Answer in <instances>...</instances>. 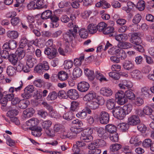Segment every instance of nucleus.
I'll list each match as a JSON object with an SVG mask.
<instances>
[{
	"label": "nucleus",
	"mask_w": 154,
	"mask_h": 154,
	"mask_svg": "<svg viewBox=\"0 0 154 154\" xmlns=\"http://www.w3.org/2000/svg\"><path fill=\"white\" fill-rule=\"evenodd\" d=\"M122 145L120 144L116 143L112 144L110 146V150L113 152H117L122 148Z\"/></svg>",
	"instance_id": "obj_36"
},
{
	"label": "nucleus",
	"mask_w": 154,
	"mask_h": 154,
	"mask_svg": "<svg viewBox=\"0 0 154 154\" xmlns=\"http://www.w3.org/2000/svg\"><path fill=\"white\" fill-rule=\"evenodd\" d=\"M89 84L85 82L82 81L79 82L78 85V90L81 92H85L87 91L89 88Z\"/></svg>",
	"instance_id": "obj_9"
},
{
	"label": "nucleus",
	"mask_w": 154,
	"mask_h": 154,
	"mask_svg": "<svg viewBox=\"0 0 154 154\" xmlns=\"http://www.w3.org/2000/svg\"><path fill=\"white\" fill-rule=\"evenodd\" d=\"M29 129L32 130V134L35 137H39L42 135V129L40 127H29Z\"/></svg>",
	"instance_id": "obj_14"
},
{
	"label": "nucleus",
	"mask_w": 154,
	"mask_h": 154,
	"mask_svg": "<svg viewBox=\"0 0 154 154\" xmlns=\"http://www.w3.org/2000/svg\"><path fill=\"white\" fill-rule=\"evenodd\" d=\"M42 68L41 64H39L35 68L34 71L35 72L41 74L44 71Z\"/></svg>",
	"instance_id": "obj_64"
},
{
	"label": "nucleus",
	"mask_w": 154,
	"mask_h": 154,
	"mask_svg": "<svg viewBox=\"0 0 154 154\" xmlns=\"http://www.w3.org/2000/svg\"><path fill=\"white\" fill-rule=\"evenodd\" d=\"M96 78L99 80L101 82L103 81H107L108 80L104 77L103 75L98 71H96L95 72Z\"/></svg>",
	"instance_id": "obj_52"
},
{
	"label": "nucleus",
	"mask_w": 154,
	"mask_h": 154,
	"mask_svg": "<svg viewBox=\"0 0 154 154\" xmlns=\"http://www.w3.org/2000/svg\"><path fill=\"white\" fill-rule=\"evenodd\" d=\"M109 120V114L105 111L101 112L100 115V121L102 124H106L108 123Z\"/></svg>",
	"instance_id": "obj_6"
},
{
	"label": "nucleus",
	"mask_w": 154,
	"mask_h": 154,
	"mask_svg": "<svg viewBox=\"0 0 154 154\" xmlns=\"http://www.w3.org/2000/svg\"><path fill=\"white\" fill-rule=\"evenodd\" d=\"M83 140H79L76 142V144L74 145L72 150L74 152V154H82L80 153V147H85L86 146L85 143L82 141Z\"/></svg>",
	"instance_id": "obj_5"
},
{
	"label": "nucleus",
	"mask_w": 154,
	"mask_h": 154,
	"mask_svg": "<svg viewBox=\"0 0 154 154\" xmlns=\"http://www.w3.org/2000/svg\"><path fill=\"white\" fill-rule=\"evenodd\" d=\"M97 26V30L99 32H102L104 30L106 27H107V24L103 22H101L99 23Z\"/></svg>",
	"instance_id": "obj_39"
},
{
	"label": "nucleus",
	"mask_w": 154,
	"mask_h": 154,
	"mask_svg": "<svg viewBox=\"0 0 154 154\" xmlns=\"http://www.w3.org/2000/svg\"><path fill=\"white\" fill-rule=\"evenodd\" d=\"M131 38L130 39V41L133 44H136V42L135 41L137 39H140L141 35L139 32H132L131 33Z\"/></svg>",
	"instance_id": "obj_22"
},
{
	"label": "nucleus",
	"mask_w": 154,
	"mask_h": 154,
	"mask_svg": "<svg viewBox=\"0 0 154 154\" xmlns=\"http://www.w3.org/2000/svg\"><path fill=\"white\" fill-rule=\"evenodd\" d=\"M88 32L90 34H94L97 31V26L94 24H89L87 27Z\"/></svg>",
	"instance_id": "obj_27"
},
{
	"label": "nucleus",
	"mask_w": 154,
	"mask_h": 154,
	"mask_svg": "<svg viewBox=\"0 0 154 154\" xmlns=\"http://www.w3.org/2000/svg\"><path fill=\"white\" fill-rule=\"evenodd\" d=\"M9 61L13 65H15L18 62V58L14 54H10L8 58Z\"/></svg>",
	"instance_id": "obj_26"
},
{
	"label": "nucleus",
	"mask_w": 154,
	"mask_h": 154,
	"mask_svg": "<svg viewBox=\"0 0 154 154\" xmlns=\"http://www.w3.org/2000/svg\"><path fill=\"white\" fill-rule=\"evenodd\" d=\"M70 131L73 133L74 135H76L77 134L81 132L82 130L81 128H76L74 127H72L70 128Z\"/></svg>",
	"instance_id": "obj_63"
},
{
	"label": "nucleus",
	"mask_w": 154,
	"mask_h": 154,
	"mask_svg": "<svg viewBox=\"0 0 154 154\" xmlns=\"http://www.w3.org/2000/svg\"><path fill=\"white\" fill-rule=\"evenodd\" d=\"M79 34L80 37L83 38H85L88 36V33L86 30L84 29H81L79 32Z\"/></svg>",
	"instance_id": "obj_45"
},
{
	"label": "nucleus",
	"mask_w": 154,
	"mask_h": 154,
	"mask_svg": "<svg viewBox=\"0 0 154 154\" xmlns=\"http://www.w3.org/2000/svg\"><path fill=\"white\" fill-rule=\"evenodd\" d=\"M57 97V93L55 91L50 93L47 97V100L49 101H53L56 99Z\"/></svg>",
	"instance_id": "obj_35"
},
{
	"label": "nucleus",
	"mask_w": 154,
	"mask_h": 154,
	"mask_svg": "<svg viewBox=\"0 0 154 154\" xmlns=\"http://www.w3.org/2000/svg\"><path fill=\"white\" fill-rule=\"evenodd\" d=\"M134 64L130 61L125 60L122 63V66L125 70L129 71L133 69L134 67Z\"/></svg>",
	"instance_id": "obj_16"
},
{
	"label": "nucleus",
	"mask_w": 154,
	"mask_h": 154,
	"mask_svg": "<svg viewBox=\"0 0 154 154\" xmlns=\"http://www.w3.org/2000/svg\"><path fill=\"white\" fill-rule=\"evenodd\" d=\"M59 79L62 81L66 80L68 77V74L64 71H61L58 74Z\"/></svg>",
	"instance_id": "obj_30"
},
{
	"label": "nucleus",
	"mask_w": 154,
	"mask_h": 154,
	"mask_svg": "<svg viewBox=\"0 0 154 154\" xmlns=\"http://www.w3.org/2000/svg\"><path fill=\"white\" fill-rule=\"evenodd\" d=\"M116 99L118 104L120 105L124 104L126 102L124 92L122 91H118L115 95Z\"/></svg>",
	"instance_id": "obj_4"
},
{
	"label": "nucleus",
	"mask_w": 154,
	"mask_h": 154,
	"mask_svg": "<svg viewBox=\"0 0 154 154\" xmlns=\"http://www.w3.org/2000/svg\"><path fill=\"white\" fill-rule=\"evenodd\" d=\"M29 101L26 99H23L20 100L19 103V107L21 109H26L29 104Z\"/></svg>",
	"instance_id": "obj_28"
},
{
	"label": "nucleus",
	"mask_w": 154,
	"mask_h": 154,
	"mask_svg": "<svg viewBox=\"0 0 154 154\" xmlns=\"http://www.w3.org/2000/svg\"><path fill=\"white\" fill-rule=\"evenodd\" d=\"M87 106L91 109L94 110L97 109L99 107L98 104L96 101H91L86 103Z\"/></svg>",
	"instance_id": "obj_32"
},
{
	"label": "nucleus",
	"mask_w": 154,
	"mask_h": 154,
	"mask_svg": "<svg viewBox=\"0 0 154 154\" xmlns=\"http://www.w3.org/2000/svg\"><path fill=\"white\" fill-rule=\"evenodd\" d=\"M36 62V60L31 56H29L27 58L26 64L29 68L32 67Z\"/></svg>",
	"instance_id": "obj_20"
},
{
	"label": "nucleus",
	"mask_w": 154,
	"mask_h": 154,
	"mask_svg": "<svg viewBox=\"0 0 154 154\" xmlns=\"http://www.w3.org/2000/svg\"><path fill=\"white\" fill-rule=\"evenodd\" d=\"M118 128L122 132H125L128 129V124L125 123L119 124L118 125Z\"/></svg>",
	"instance_id": "obj_38"
},
{
	"label": "nucleus",
	"mask_w": 154,
	"mask_h": 154,
	"mask_svg": "<svg viewBox=\"0 0 154 154\" xmlns=\"http://www.w3.org/2000/svg\"><path fill=\"white\" fill-rule=\"evenodd\" d=\"M71 30H69L64 33L63 34V38L66 42H68L69 41H71L72 39V37H75V35L71 33Z\"/></svg>",
	"instance_id": "obj_19"
},
{
	"label": "nucleus",
	"mask_w": 154,
	"mask_h": 154,
	"mask_svg": "<svg viewBox=\"0 0 154 154\" xmlns=\"http://www.w3.org/2000/svg\"><path fill=\"white\" fill-rule=\"evenodd\" d=\"M18 113L17 110L15 109L10 110L8 111L7 114L9 117L15 116H17Z\"/></svg>",
	"instance_id": "obj_62"
},
{
	"label": "nucleus",
	"mask_w": 154,
	"mask_h": 154,
	"mask_svg": "<svg viewBox=\"0 0 154 154\" xmlns=\"http://www.w3.org/2000/svg\"><path fill=\"white\" fill-rule=\"evenodd\" d=\"M135 45H133V48L137 51L141 52H143L144 51V49L143 46L138 42H136V44H134Z\"/></svg>",
	"instance_id": "obj_46"
},
{
	"label": "nucleus",
	"mask_w": 154,
	"mask_h": 154,
	"mask_svg": "<svg viewBox=\"0 0 154 154\" xmlns=\"http://www.w3.org/2000/svg\"><path fill=\"white\" fill-rule=\"evenodd\" d=\"M6 72L10 76H14L16 74V69L13 66H9L7 67Z\"/></svg>",
	"instance_id": "obj_29"
},
{
	"label": "nucleus",
	"mask_w": 154,
	"mask_h": 154,
	"mask_svg": "<svg viewBox=\"0 0 154 154\" xmlns=\"http://www.w3.org/2000/svg\"><path fill=\"white\" fill-rule=\"evenodd\" d=\"M145 7V3L143 0H140L139 1L136 5V8L139 11H142L143 10Z\"/></svg>",
	"instance_id": "obj_47"
},
{
	"label": "nucleus",
	"mask_w": 154,
	"mask_h": 154,
	"mask_svg": "<svg viewBox=\"0 0 154 154\" xmlns=\"http://www.w3.org/2000/svg\"><path fill=\"white\" fill-rule=\"evenodd\" d=\"M79 105L78 102L75 101H72L71 103L70 110L73 111H76L78 108Z\"/></svg>",
	"instance_id": "obj_55"
},
{
	"label": "nucleus",
	"mask_w": 154,
	"mask_h": 154,
	"mask_svg": "<svg viewBox=\"0 0 154 154\" xmlns=\"http://www.w3.org/2000/svg\"><path fill=\"white\" fill-rule=\"evenodd\" d=\"M52 124V122L50 120H46L42 122V125L43 128L46 130L49 129Z\"/></svg>",
	"instance_id": "obj_44"
},
{
	"label": "nucleus",
	"mask_w": 154,
	"mask_h": 154,
	"mask_svg": "<svg viewBox=\"0 0 154 154\" xmlns=\"http://www.w3.org/2000/svg\"><path fill=\"white\" fill-rule=\"evenodd\" d=\"M93 133V129L90 128H87L84 129L81 133L80 137V140H84L86 142H90L93 139V137L91 135Z\"/></svg>",
	"instance_id": "obj_1"
},
{
	"label": "nucleus",
	"mask_w": 154,
	"mask_h": 154,
	"mask_svg": "<svg viewBox=\"0 0 154 154\" xmlns=\"http://www.w3.org/2000/svg\"><path fill=\"white\" fill-rule=\"evenodd\" d=\"M18 59H21L25 55V51L22 48L19 49L16 52Z\"/></svg>",
	"instance_id": "obj_42"
},
{
	"label": "nucleus",
	"mask_w": 154,
	"mask_h": 154,
	"mask_svg": "<svg viewBox=\"0 0 154 154\" xmlns=\"http://www.w3.org/2000/svg\"><path fill=\"white\" fill-rule=\"evenodd\" d=\"M100 93L102 95L106 97L110 96L112 94V92L111 89L106 87L102 88L100 90Z\"/></svg>",
	"instance_id": "obj_21"
},
{
	"label": "nucleus",
	"mask_w": 154,
	"mask_h": 154,
	"mask_svg": "<svg viewBox=\"0 0 154 154\" xmlns=\"http://www.w3.org/2000/svg\"><path fill=\"white\" fill-rule=\"evenodd\" d=\"M105 128L106 130L111 134L116 132L117 130L116 127L112 124L106 125Z\"/></svg>",
	"instance_id": "obj_33"
},
{
	"label": "nucleus",
	"mask_w": 154,
	"mask_h": 154,
	"mask_svg": "<svg viewBox=\"0 0 154 154\" xmlns=\"http://www.w3.org/2000/svg\"><path fill=\"white\" fill-rule=\"evenodd\" d=\"M73 62L72 60H66L64 62V68L66 69L71 68L73 66Z\"/></svg>",
	"instance_id": "obj_58"
},
{
	"label": "nucleus",
	"mask_w": 154,
	"mask_h": 154,
	"mask_svg": "<svg viewBox=\"0 0 154 154\" xmlns=\"http://www.w3.org/2000/svg\"><path fill=\"white\" fill-rule=\"evenodd\" d=\"M66 94L68 97L72 100H76L79 97L78 92L75 89H71L69 90Z\"/></svg>",
	"instance_id": "obj_10"
},
{
	"label": "nucleus",
	"mask_w": 154,
	"mask_h": 154,
	"mask_svg": "<svg viewBox=\"0 0 154 154\" xmlns=\"http://www.w3.org/2000/svg\"><path fill=\"white\" fill-rule=\"evenodd\" d=\"M116 102L113 99H109L106 101V106L109 110L112 109L115 106Z\"/></svg>",
	"instance_id": "obj_31"
},
{
	"label": "nucleus",
	"mask_w": 154,
	"mask_h": 154,
	"mask_svg": "<svg viewBox=\"0 0 154 154\" xmlns=\"http://www.w3.org/2000/svg\"><path fill=\"white\" fill-rule=\"evenodd\" d=\"M119 86L122 89H128L131 88L133 85L132 83L125 80H123L118 84Z\"/></svg>",
	"instance_id": "obj_11"
},
{
	"label": "nucleus",
	"mask_w": 154,
	"mask_h": 154,
	"mask_svg": "<svg viewBox=\"0 0 154 154\" xmlns=\"http://www.w3.org/2000/svg\"><path fill=\"white\" fill-rule=\"evenodd\" d=\"M44 3V0H38L36 4V7L38 9H40L43 8H46L47 7L45 5H43Z\"/></svg>",
	"instance_id": "obj_56"
},
{
	"label": "nucleus",
	"mask_w": 154,
	"mask_h": 154,
	"mask_svg": "<svg viewBox=\"0 0 154 154\" xmlns=\"http://www.w3.org/2000/svg\"><path fill=\"white\" fill-rule=\"evenodd\" d=\"M144 113L147 115H151L152 112V110L151 107L146 106L143 108Z\"/></svg>",
	"instance_id": "obj_57"
},
{
	"label": "nucleus",
	"mask_w": 154,
	"mask_h": 154,
	"mask_svg": "<svg viewBox=\"0 0 154 154\" xmlns=\"http://www.w3.org/2000/svg\"><path fill=\"white\" fill-rule=\"evenodd\" d=\"M95 93L92 91L86 94L83 97V100L85 101L89 102H91V100L95 98Z\"/></svg>",
	"instance_id": "obj_23"
},
{
	"label": "nucleus",
	"mask_w": 154,
	"mask_h": 154,
	"mask_svg": "<svg viewBox=\"0 0 154 154\" xmlns=\"http://www.w3.org/2000/svg\"><path fill=\"white\" fill-rule=\"evenodd\" d=\"M44 53L47 56V57L50 59H52L55 58L57 54V49L54 48H47L44 50Z\"/></svg>",
	"instance_id": "obj_3"
},
{
	"label": "nucleus",
	"mask_w": 154,
	"mask_h": 154,
	"mask_svg": "<svg viewBox=\"0 0 154 154\" xmlns=\"http://www.w3.org/2000/svg\"><path fill=\"white\" fill-rule=\"evenodd\" d=\"M9 49L11 50L15 49L17 45V42L13 40H10L9 41Z\"/></svg>",
	"instance_id": "obj_50"
},
{
	"label": "nucleus",
	"mask_w": 154,
	"mask_h": 154,
	"mask_svg": "<svg viewBox=\"0 0 154 154\" xmlns=\"http://www.w3.org/2000/svg\"><path fill=\"white\" fill-rule=\"evenodd\" d=\"M152 140L151 139H145L143 142V145L144 147L146 148H150L151 150V147L152 145Z\"/></svg>",
	"instance_id": "obj_41"
},
{
	"label": "nucleus",
	"mask_w": 154,
	"mask_h": 154,
	"mask_svg": "<svg viewBox=\"0 0 154 154\" xmlns=\"http://www.w3.org/2000/svg\"><path fill=\"white\" fill-rule=\"evenodd\" d=\"M52 15V11L50 10H47L42 13L41 17L43 20H46L50 18Z\"/></svg>",
	"instance_id": "obj_25"
},
{
	"label": "nucleus",
	"mask_w": 154,
	"mask_h": 154,
	"mask_svg": "<svg viewBox=\"0 0 154 154\" xmlns=\"http://www.w3.org/2000/svg\"><path fill=\"white\" fill-rule=\"evenodd\" d=\"M140 94L143 97H148L149 95V89L146 87L142 88L140 92Z\"/></svg>",
	"instance_id": "obj_37"
},
{
	"label": "nucleus",
	"mask_w": 154,
	"mask_h": 154,
	"mask_svg": "<svg viewBox=\"0 0 154 154\" xmlns=\"http://www.w3.org/2000/svg\"><path fill=\"white\" fill-rule=\"evenodd\" d=\"M132 47V45L130 42H127L122 41L118 43L117 47L122 49H127L131 48Z\"/></svg>",
	"instance_id": "obj_13"
},
{
	"label": "nucleus",
	"mask_w": 154,
	"mask_h": 154,
	"mask_svg": "<svg viewBox=\"0 0 154 154\" xmlns=\"http://www.w3.org/2000/svg\"><path fill=\"white\" fill-rule=\"evenodd\" d=\"M140 121L138 116L133 115L131 116L128 118V124L134 126L139 124Z\"/></svg>",
	"instance_id": "obj_8"
},
{
	"label": "nucleus",
	"mask_w": 154,
	"mask_h": 154,
	"mask_svg": "<svg viewBox=\"0 0 154 154\" xmlns=\"http://www.w3.org/2000/svg\"><path fill=\"white\" fill-rule=\"evenodd\" d=\"M50 18L52 23L53 27L54 28L57 27L59 26V24L57 23L59 20V18L55 15H53Z\"/></svg>",
	"instance_id": "obj_40"
},
{
	"label": "nucleus",
	"mask_w": 154,
	"mask_h": 154,
	"mask_svg": "<svg viewBox=\"0 0 154 154\" xmlns=\"http://www.w3.org/2000/svg\"><path fill=\"white\" fill-rule=\"evenodd\" d=\"M82 73V71L81 69L79 67H77L74 69L73 75L75 77L78 78L81 76Z\"/></svg>",
	"instance_id": "obj_43"
},
{
	"label": "nucleus",
	"mask_w": 154,
	"mask_h": 154,
	"mask_svg": "<svg viewBox=\"0 0 154 154\" xmlns=\"http://www.w3.org/2000/svg\"><path fill=\"white\" fill-rule=\"evenodd\" d=\"M77 117L81 119H84L87 116V114L85 110L83 109L81 111L79 112L76 114Z\"/></svg>",
	"instance_id": "obj_48"
},
{
	"label": "nucleus",
	"mask_w": 154,
	"mask_h": 154,
	"mask_svg": "<svg viewBox=\"0 0 154 154\" xmlns=\"http://www.w3.org/2000/svg\"><path fill=\"white\" fill-rule=\"evenodd\" d=\"M114 51L115 55L119 58L120 59L124 60L126 58V54L123 49L119 48V47H116Z\"/></svg>",
	"instance_id": "obj_7"
},
{
	"label": "nucleus",
	"mask_w": 154,
	"mask_h": 154,
	"mask_svg": "<svg viewBox=\"0 0 154 154\" xmlns=\"http://www.w3.org/2000/svg\"><path fill=\"white\" fill-rule=\"evenodd\" d=\"M42 104L49 111V114L52 117H55L56 115L55 112L52 106L45 102L42 103Z\"/></svg>",
	"instance_id": "obj_15"
},
{
	"label": "nucleus",
	"mask_w": 154,
	"mask_h": 154,
	"mask_svg": "<svg viewBox=\"0 0 154 154\" xmlns=\"http://www.w3.org/2000/svg\"><path fill=\"white\" fill-rule=\"evenodd\" d=\"M131 77L137 80H140L143 79L141 72L138 69L133 70L131 72Z\"/></svg>",
	"instance_id": "obj_17"
},
{
	"label": "nucleus",
	"mask_w": 154,
	"mask_h": 154,
	"mask_svg": "<svg viewBox=\"0 0 154 154\" xmlns=\"http://www.w3.org/2000/svg\"><path fill=\"white\" fill-rule=\"evenodd\" d=\"M125 113L126 114L129 113L132 109V106L131 104L124 105L122 108Z\"/></svg>",
	"instance_id": "obj_53"
},
{
	"label": "nucleus",
	"mask_w": 154,
	"mask_h": 154,
	"mask_svg": "<svg viewBox=\"0 0 154 154\" xmlns=\"http://www.w3.org/2000/svg\"><path fill=\"white\" fill-rule=\"evenodd\" d=\"M34 91V87L33 85H29L24 89V93L22 94L21 96L24 98L28 99L29 97L30 94L32 93Z\"/></svg>",
	"instance_id": "obj_12"
},
{
	"label": "nucleus",
	"mask_w": 154,
	"mask_h": 154,
	"mask_svg": "<svg viewBox=\"0 0 154 154\" xmlns=\"http://www.w3.org/2000/svg\"><path fill=\"white\" fill-rule=\"evenodd\" d=\"M39 120L35 118H32L26 122V124L30 127H36L38 124Z\"/></svg>",
	"instance_id": "obj_18"
},
{
	"label": "nucleus",
	"mask_w": 154,
	"mask_h": 154,
	"mask_svg": "<svg viewBox=\"0 0 154 154\" xmlns=\"http://www.w3.org/2000/svg\"><path fill=\"white\" fill-rule=\"evenodd\" d=\"M125 94V96L128 98L130 100H133L135 97L134 93L129 90L126 91Z\"/></svg>",
	"instance_id": "obj_49"
},
{
	"label": "nucleus",
	"mask_w": 154,
	"mask_h": 154,
	"mask_svg": "<svg viewBox=\"0 0 154 154\" xmlns=\"http://www.w3.org/2000/svg\"><path fill=\"white\" fill-rule=\"evenodd\" d=\"M12 25L14 26H19L22 23L20 19L18 17H16L12 18L11 20Z\"/></svg>",
	"instance_id": "obj_34"
},
{
	"label": "nucleus",
	"mask_w": 154,
	"mask_h": 154,
	"mask_svg": "<svg viewBox=\"0 0 154 154\" xmlns=\"http://www.w3.org/2000/svg\"><path fill=\"white\" fill-rule=\"evenodd\" d=\"M28 40L26 38L23 37L21 39L20 46L21 48H23L25 47L27 43Z\"/></svg>",
	"instance_id": "obj_60"
},
{
	"label": "nucleus",
	"mask_w": 154,
	"mask_h": 154,
	"mask_svg": "<svg viewBox=\"0 0 154 154\" xmlns=\"http://www.w3.org/2000/svg\"><path fill=\"white\" fill-rule=\"evenodd\" d=\"M139 140V137L134 136L131 138L130 142L131 143L134 144V145L137 146L138 145L139 143L137 142Z\"/></svg>",
	"instance_id": "obj_59"
},
{
	"label": "nucleus",
	"mask_w": 154,
	"mask_h": 154,
	"mask_svg": "<svg viewBox=\"0 0 154 154\" xmlns=\"http://www.w3.org/2000/svg\"><path fill=\"white\" fill-rule=\"evenodd\" d=\"M110 139L113 142H117L119 140L118 134L116 132L111 134H110Z\"/></svg>",
	"instance_id": "obj_54"
},
{
	"label": "nucleus",
	"mask_w": 154,
	"mask_h": 154,
	"mask_svg": "<svg viewBox=\"0 0 154 154\" xmlns=\"http://www.w3.org/2000/svg\"><path fill=\"white\" fill-rule=\"evenodd\" d=\"M83 1V0H74L71 3V5L73 8H77L79 7V3L82 2Z\"/></svg>",
	"instance_id": "obj_61"
},
{
	"label": "nucleus",
	"mask_w": 154,
	"mask_h": 154,
	"mask_svg": "<svg viewBox=\"0 0 154 154\" xmlns=\"http://www.w3.org/2000/svg\"><path fill=\"white\" fill-rule=\"evenodd\" d=\"M7 36L11 39H15L19 36V33L16 31H8L7 32Z\"/></svg>",
	"instance_id": "obj_24"
},
{
	"label": "nucleus",
	"mask_w": 154,
	"mask_h": 154,
	"mask_svg": "<svg viewBox=\"0 0 154 154\" xmlns=\"http://www.w3.org/2000/svg\"><path fill=\"white\" fill-rule=\"evenodd\" d=\"M112 112L114 116L118 119H122L125 116V113L121 106H117L114 108Z\"/></svg>",
	"instance_id": "obj_2"
},
{
	"label": "nucleus",
	"mask_w": 154,
	"mask_h": 154,
	"mask_svg": "<svg viewBox=\"0 0 154 154\" xmlns=\"http://www.w3.org/2000/svg\"><path fill=\"white\" fill-rule=\"evenodd\" d=\"M71 3L68 1H61L59 4V6L60 8H63L70 6Z\"/></svg>",
	"instance_id": "obj_51"
}]
</instances>
